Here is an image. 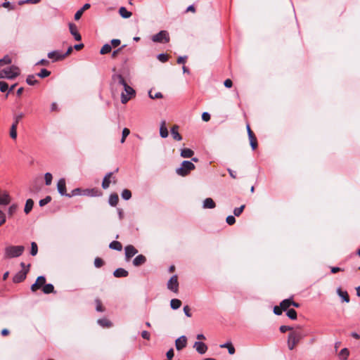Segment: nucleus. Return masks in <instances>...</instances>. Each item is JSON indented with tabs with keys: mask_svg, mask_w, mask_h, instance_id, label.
<instances>
[{
	"mask_svg": "<svg viewBox=\"0 0 360 360\" xmlns=\"http://www.w3.org/2000/svg\"><path fill=\"white\" fill-rule=\"evenodd\" d=\"M91 7V5L89 4H85L82 8H81L79 10H78L76 13L75 14V20H78L81 18L83 13L89 9Z\"/></svg>",
	"mask_w": 360,
	"mask_h": 360,
	"instance_id": "412c9836",
	"label": "nucleus"
},
{
	"mask_svg": "<svg viewBox=\"0 0 360 360\" xmlns=\"http://www.w3.org/2000/svg\"><path fill=\"white\" fill-rule=\"evenodd\" d=\"M160 134L161 137L166 138L168 136V130L166 127V122L162 121L161 122L160 129Z\"/></svg>",
	"mask_w": 360,
	"mask_h": 360,
	"instance_id": "a878e982",
	"label": "nucleus"
},
{
	"mask_svg": "<svg viewBox=\"0 0 360 360\" xmlns=\"http://www.w3.org/2000/svg\"><path fill=\"white\" fill-rule=\"evenodd\" d=\"M280 331L283 333H285L286 331H288L290 330V332H292L293 330V328L290 327V326H281L279 328Z\"/></svg>",
	"mask_w": 360,
	"mask_h": 360,
	"instance_id": "13d9d810",
	"label": "nucleus"
},
{
	"mask_svg": "<svg viewBox=\"0 0 360 360\" xmlns=\"http://www.w3.org/2000/svg\"><path fill=\"white\" fill-rule=\"evenodd\" d=\"M195 169L194 164L190 161L184 160L182 162L181 167L176 169V172L178 175L186 176Z\"/></svg>",
	"mask_w": 360,
	"mask_h": 360,
	"instance_id": "20e7f679",
	"label": "nucleus"
},
{
	"mask_svg": "<svg viewBox=\"0 0 360 360\" xmlns=\"http://www.w3.org/2000/svg\"><path fill=\"white\" fill-rule=\"evenodd\" d=\"M112 46H102L100 53L103 55L111 52Z\"/></svg>",
	"mask_w": 360,
	"mask_h": 360,
	"instance_id": "5fc2aeb1",
	"label": "nucleus"
},
{
	"mask_svg": "<svg viewBox=\"0 0 360 360\" xmlns=\"http://www.w3.org/2000/svg\"><path fill=\"white\" fill-rule=\"evenodd\" d=\"M51 200V197L48 195L45 198L39 200V206L43 207V206L46 205V204H48L49 202H50Z\"/></svg>",
	"mask_w": 360,
	"mask_h": 360,
	"instance_id": "603ef678",
	"label": "nucleus"
},
{
	"mask_svg": "<svg viewBox=\"0 0 360 360\" xmlns=\"http://www.w3.org/2000/svg\"><path fill=\"white\" fill-rule=\"evenodd\" d=\"M95 302L96 304V311L103 312L105 311V307L103 306L101 301L99 299H96Z\"/></svg>",
	"mask_w": 360,
	"mask_h": 360,
	"instance_id": "c03bdc74",
	"label": "nucleus"
},
{
	"mask_svg": "<svg viewBox=\"0 0 360 360\" xmlns=\"http://www.w3.org/2000/svg\"><path fill=\"white\" fill-rule=\"evenodd\" d=\"M8 89V85L6 82L0 81V90L1 92H5Z\"/></svg>",
	"mask_w": 360,
	"mask_h": 360,
	"instance_id": "6e6d98bb",
	"label": "nucleus"
},
{
	"mask_svg": "<svg viewBox=\"0 0 360 360\" xmlns=\"http://www.w3.org/2000/svg\"><path fill=\"white\" fill-rule=\"evenodd\" d=\"M17 209H18V205L15 204H13L11 206H10V207L8 208V215L10 217H12L17 211Z\"/></svg>",
	"mask_w": 360,
	"mask_h": 360,
	"instance_id": "864d4df0",
	"label": "nucleus"
},
{
	"mask_svg": "<svg viewBox=\"0 0 360 360\" xmlns=\"http://www.w3.org/2000/svg\"><path fill=\"white\" fill-rule=\"evenodd\" d=\"M109 248L110 249L121 251L122 249V245L121 243H120L119 241L114 240L110 243Z\"/></svg>",
	"mask_w": 360,
	"mask_h": 360,
	"instance_id": "72a5a7b5",
	"label": "nucleus"
},
{
	"mask_svg": "<svg viewBox=\"0 0 360 360\" xmlns=\"http://www.w3.org/2000/svg\"><path fill=\"white\" fill-rule=\"evenodd\" d=\"M248 138H249L250 143V146H251V148H252V150L257 149L258 144H257V137H256L255 134L254 133L252 134H250V135H248Z\"/></svg>",
	"mask_w": 360,
	"mask_h": 360,
	"instance_id": "393cba45",
	"label": "nucleus"
},
{
	"mask_svg": "<svg viewBox=\"0 0 360 360\" xmlns=\"http://www.w3.org/2000/svg\"><path fill=\"white\" fill-rule=\"evenodd\" d=\"M179 283L177 275L172 276L167 284L168 290L174 292V293H177L179 292Z\"/></svg>",
	"mask_w": 360,
	"mask_h": 360,
	"instance_id": "9d476101",
	"label": "nucleus"
},
{
	"mask_svg": "<svg viewBox=\"0 0 360 360\" xmlns=\"http://www.w3.org/2000/svg\"><path fill=\"white\" fill-rule=\"evenodd\" d=\"M42 291L45 294H49L54 292V286L52 284H46L42 288Z\"/></svg>",
	"mask_w": 360,
	"mask_h": 360,
	"instance_id": "c9c22d12",
	"label": "nucleus"
},
{
	"mask_svg": "<svg viewBox=\"0 0 360 360\" xmlns=\"http://www.w3.org/2000/svg\"><path fill=\"white\" fill-rule=\"evenodd\" d=\"M141 337L143 338V339H146V340H150V334L149 332L146 331V330H143L142 331L141 333Z\"/></svg>",
	"mask_w": 360,
	"mask_h": 360,
	"instance_id": "69168bd1",
	"label": "nucleus"
},
{
	"mask_svg": "<svg viewBox=\"0 0 360 360\" xmlns=\"http://www.w3.org/2000/svg\"><path fill=\"white\" fill-rule=\"evenodd\" d=\"M194 152L190 148H184L181 150V156L184 158H191Z\"/></svg>",
	"mask_w": 360,
	"mask_h": 360,
	"instance_id": "bb28decb",
	"label": "nucleus"
},
{
	"mask_svg": "<svg viewBox=\"0 0 360 360\" xmlns=\"http://www.w3.org/2000/svg\"><path fill=\"white\" fill-rule=\"evenodd\" d=\"M148 95H149V97L152 99H155V98H162L163 97L162 93L160 92H157V93H155L153 94V90L150 89L148 92Z\"/></svg>",
	"mask_w": 360,
	"mask_h": 360,
	"instance_id": "79ce46f5",
	"label": "nucleus"
},
{
	"mask_svg": "<svg viewBox=\"0 0 360 360\" xmlns=\"http://www.w3.org/2000/svg\"><path fill=\"white\" fill-rule=\"evenodd\" d=\"M221 348H227L229 353L230 354H233L236 352L234 347L233 346L231 342H227L224 345H220Z\"/></svg>",
	"mask_w": 360,
	"mask_h": 360,
	"instance_id": "f704fd0d",
	"label": "nucleus"
},
{
	"mask_svg": "<svg viewBox=\"0 0 360 360\" xmlns=\"http://www.w3.org/2000/svg\"><path fill=\"white\" fill-rule=\"evenodd\" d=\"M25 250L23 245H9L4 249V258L11 259L20 257Z\"/></svg>",
	"mask_w": 360,
	"mask_h": 360,
	"instance_id": "f257e3e1",
	"label": "nucleus"
},
{
	"mask_svg": "<svg viewBox=\"0 0 360 360\" xmlns=\"http://www.w3.org/2000/svg\"><path fill=\"white\" fill-rule=\"evenodd\" d=\"M127 84L121 75L114 74L112 76L111 89L113 93H118Z\"/></svg>",
	"mask_w": 360,
	"mask_h": 360,
	"instance_id": "7ed1b4c3",
	"label": "nucleus"
},
{
	"mask_svg": "<svg viewBox=\"0 0 360 360\" xmlns=\"http://www.w3.org/2000/svg\"><path fill=\"white\" fill-rule=\"evenodd\" d=\"M193 347L199 354H205L207 350V345L202 342H195L194 343Z\"/></svg>",
	"mask_w": 360,
	"mask_h": 360,
	"instance_id": "f3484780",
	"label": "nucleus"
},
{
	"mask_svg": "<svg viewBox=\"0 0 360 360\" xmlns=\"http://www.w3.org/2000/svg\"><path fill=\"white\" fill-rule=\"evenodd\" d=\"M125 250V259L129 261L132 257H134L138 250L132 245H128L124 248Z\"/></svg>",
	"mask_w": 360,
	"mask_h": 360,
	"instance_id": "4468645a",
	"label": "nucleus"
},
{
	"mask_svg": "<svg viewBox=\"0 0 360 360\" xmlns=\"http://www.w3.org/2000/svg\"><path fill=\"white\" fill-rule=\"evenodd\" d=\"M290 306V298L283 300L278 306L274 307V312L276 315H281L283 311H287Z\"/></svg>",
	"mask_w": 360,
	"mask_h": 360,
	"instance_id": "1a4fd4ad",
	"label": "nucleus"
},
{
	"mask_svg": "<svg viewBox=\"0 0 360 360\" xmlns=\"http://www.w3.org/2000/svg\"><path fill=\"white\" fill-rule=\"evenodd\" d=\"M51 75V72L47 70L46 69H41L40 72L37 74V75L41 78H44L49 77Z\"/></svg>",
	"mask_w": 360,
	"mask_h": 360,
	"instance_id": "09e8293b",
	"label": "nucleus"
},
{
	"mask_svg": "<svg viewBox=\"0 0 360 360\" xmlns=\"http://www.w3.org/2000/svg\"><path fill=\"white\" fill-rule=\"evenodd\" d=\"M20 73V69L18 67L12 65L8 68L4 69L0 72V78H7L9 79H13L18 77Z\"/></svg>",
	"mask_w": 360,
	"mask_h": 360,
	"instance_id": "39448f33",
	"label": "nucleus"
},
{
	"mask_svg": "<svg viewBox=\"0 0 360 360\" xmlns=\"http://www.w3.org/2000/svg\"><path fill=\"white\" fill-rule=\"evenodd\" d=\"M82 195H91V196H96L99 195L98 191L96 188L92 189H85L82 191Z\"/></svg>",
	"mask_w": 360,
	"mask_h": 360,
	"instance_id": "7c9ffc66",
	"label": "nucleus"
},
{
	"mask_svg": "<svg viewBox=\"0 0 360 360\" xmlns=\"http://www.w3.org/2000/svg\"><path fill=\"white\" fill-rule=\"evenodd\" d=\"M30 266V265L29 264L27 266V269H22L21 271L18 272L13 276V281L14 283H20V282L23 281L26 278L27 274V273L29 271Z\"/></svg>",
	"mask_w": 360,
	"mask_h": 360,
	"instance_id": "9b49d317",
	"label": "nucleus"
},
{
	"mask_svg": "<svg viewBox=\"0 0 360 360\" xmlns=\"http://www.w3.org/2000/svg\"><path fill=\"white\" fill-rule=\"evenodd\" d=\"M131 197V192L128 189H124L122 193V198L124 200H129Z\"/></svg>",
	"mask_w": 360,
	"mask_h": 360,
	"instance_id": "a18cd8bd",
	"label": "nucleus"
},
{
	"mask_svg": "<svg viewBox=\"0 0 360 360\" xmlns=\"http://www.w3.org/2000/svg\"><path fill=\"white\" fill-rule=\"evenodd\" d=\"M49 64V60L42 59L37 62L35 65H43V66H47Z\"/></svg>",
	"mask_w": 360,
	"mask_h": 360,
	"instance_id": "0e129e2a",
	"label": "nucleus"
},
{
	"mask_svg": "<svg viewBox=\"0 0 360 360\" xmlns=\"http://www.w3.org/2000/svg\"><path fill=\"white\" fill-rule=\"evenodd\" d=\"M202 119L205 122H208L210 120V115L207 112H203L202 115Z\"/></svg>",
	"mask_w": 360,
	"mask_h": 360,
	"instance_id": "774afa93",
	"label": "nucleus"
},
{
	"mask_svg": "<svg viewBox=\"0 0 360 360\" xmlns=\"http://www.w3.org/2000/svg\"><path fill=\"white\" fill-rule=\"evenodd\" d=\"M245 207V205H243L239 207L235 208L233 210L234 215L236 217H239L241 214V213L243 212Z\"/></svg>",
	"mask_w": 360,
	"mask_h": 360,
	"instance_id": "49530a36",
	"label": "nucleus"
},
{
	"mask_svg": "<svg viewBox=\"0 0 360 360\" xmlns=\"http://www.w3.org/2000/svg\"><path fill=\"white\" fill-rule=\"evenodd\" d=\"M121 91V101L123 104L127 103L135 95V91L127 84H124Z\"/></svg>",
	"mask_w": 360,
	"mask_h": 360,
	"instance_id": "0eeeda50",
	"label": "nucleus"
},
{
	"mask_svg": "<svg viewBox=\"0 0 360 360\" xmlns=\"http://www.w3.org/2000/svg\"><path fill=\"white\" fill-rule=\"evenodd\" d=\"M98 323L103 328H110L112 326V322L105 318L98 319Z\"/></svg>",
	"mask_w": 360,
	"mask_h": 360,
	"instance_id": "c85d7f7f",
	"label": "nucleus"
},
{
	"mask_svg": "<svg viewBox=\"0 0 360 360\" xmlns=\"http://www.w3.org/2000/svg\"><path fill=\"white\" fill-rule=\"evenodd\" d=\"M169 56L167 54L161 53L158 56V58L160 61L165 63L167 61Z\"/></svg>",
	"mask_w": 360,
	"mask_h": 360,
	"instance_id": "4d7b16f0",
	"label": "nucleus"
},
{
	"mask_svg": "<svg viewBox=\"0 0 360 360\" xmlns=\"http://www.w3.org/2000/svg\"><path fill=\"white\" fill-rule=\"evenodd\" d=\"M12 63V59L10 56L6 55L3 58L0 59V66L11 64Z\"/></svg>",
	"mask_w": 360,
	"mask_h": 360,
	"instance_id": "4c0bfd02",
	"label": "nucleus"
},
{
	"mask_svg": "<svg viewBox=\"0 0 360 360\" xmlns=\"http://www.w3.org/2000/svg\"><path fill=\"white\" fill-rule=\"evenodd\" d=\"M45 283L46 278L44 276H40L37 277L35 283L31 285V290L32 292H36L37 290L43 288Z\"/></svg>",
	"mask_w": 360,
	"mask_h": 360,
	"instance_id": "f8f14e48",
	"label": "nucleus"
},
{
	"mask_svg": "<svg viewBox=\"0 0 360 360\" xmlns=\"http://www.w3.org/2000/svg\"><path fill=\"white\" fill-rule=\"evenodd\" d=\"M152 40L155 43L167 44L169 42V35L167 31L162 30L152 37Z\"/></svg>",
	"mask_w": 360,
	"mask_h": 360,
	"instance_id": "6e6552de",
	"label": "nucleus"
},
{
	"mask_svg": "<svg viewBox=\"0 0 360 360\" xmlns=\"http://www.w3.org/2000/svg\"><path fill=\"white\" fill-rule=\"evenodd\" d=\"M113 275L116 278L127 277L129 275V273L124 269L118 268L113 272Z\"/></svg>",
	"mask_w": 360,
	"mask_h": 360,
	"instance_id": "4be33fe9",
	"label": "nucleus"
},
{
	"mask_svg": "<svg viewBox=\"0 0 360 360\" xmlns=\"http://www.w3.org/2000/svg\"><path fill=\"white\" fill-rule=\"evenodd\" d=\"M184 311L186 316L191 317L192 314L191 313V308L189 307V306H188V305L184 306Z\"/></svg>",
	"mask_w": 360,
	"mask_h": 360,
	"instance_id": "e2e57ef3",
	"label": "nucleus"
},
{
	"mask_svg": "<svg viewBox=\"0 0 360 360\" xmlns=\"http://www.w3.org/2000/svg\"><path fill=\"white\" fill-rule=\"evenodd\" d=\"M24 117L23 113H20L19 115H16L14 118V122L13 124H15L16 126H18L20 120Z\"/></svg>",
	"mask_w": 360,
	"mask_h": 360,
	"instance_id": "680f3d73",
	"label": "nucleus"
},
{
	"mask_svg": "<svg viewBox=\"0 0 360 360\" xmlns=\"http://www.w3.org/2000/svg\"><path fill=\"white\" fill-rule=\"evenodd\" d=\"M11 199L8 193L4 192L0 193V205H8Z\"/></svg>",
	"mask_w": 360,
	"mask_h": 360,
	"instance_id": "a211bd4d",
	"label": "nucleus"
},
{
	"mask_svg": "<svg viewBox=\"0 0 360 360\" xmlns=\"http://www.w3.org/2000/svg\"><path fill=\"white\" fill-rule=\"evenodd\" d=\"M286 315L292 320L297 319V311L293 309H290L287 311Z\"/></svg>",
	"mask_w": 360,
	"mask_h": 360,
	"instance_id": "58836bf2",
	"label": "nucleus"
},
{
	"mask_svg": "<svg viewBox=\"0 0 360 360\" xmlns=\"http://www.w3.org/2000/svg\"><path fill=\"white\" fill-rule=\"evenodd\" d=\"M187 345V338L186 336L182 335L175 341V346L177 350H181L186 347Z\"/></svg>",
	"mask_w": 360,
	"mask_h": 360,
	"instance_id": "2eb2a0df",
	"label": "nucleus"
},
{
	"mask_svg": "<svg viewBox=\"0 0 360 360\" xmlns=\"http://www.w3.org/2000/svg\"><path fill=\"white\" fill-rule=\"evenodd\" d=\"M6 222V216L5 214L0 210V226L4 224Z\"/></svg>",
	"mask_w": 360,
	"mask_h": 360,
	"instance_id": "338daca9",
	"label": "nucleus"
},
{
	"mask_svg": "<svg viewBox=\"0 0 360 360\" xmlns=\"http://www.w3.org/2000/svg\"><path fill=\"white\" fill-rule=\"evenodd\" d=\"M73 51L72 46H68L65 53H63L60 51H54L48 53V57L54 60H61L65 58L70 56Z\"/></svg>",
	"mask_w": 360,
	"mask_h": 360,
	"instance_id": "423d86ee",
	"label": "nucleus"
},
{
	"mask_svg": "<svg viewBox=\"0 0 360 360\" xmlns=\"http://www.w3.org/2000/svg\"><path fill=\"white\" fill-rule=\"evenodd\" d=\"M349 355V352L348 350V349L347 348H344L342 349H341V351L340 352V354H339V356L340 357H342L344 360H346L348 356Z\"/></svg>",
	"mask_w": 360,
	"mask_h": 360,
	"instance_id": "37998d69",
	"label": "nucleus"
},
{
	"mask_svg": "<svg viewBox=\"0 0 360 360\" xmlns=\"http://www.w3.org/2000/svg\"><path fill=\"white\" fill-rule=\"evenodd\" d=\"M38 252V247H37V245L35 242H32L31 243V251H30V254L32 255V256H35Z\"/></svg>",
	"mask_w": 360,
	"mask_h": 360,
	"instance_id": "de8ad7c7",
	"label": "nucleus"
},
{
	"mask_svg": "<svg viewBox=\"0 0 360 360\" xmlns=\"http://www.w3.org/2000/svg\"><path fill=\"white\" fill-rule=\"evenodd\" d=\"M104 264H105L104 261L100 257H96L94 259V265L96 268H101V266H103L104 265Z\"/></svg>",
	"mask_w": 360,
	"mask_h": 360,
	"instance_id": "8fccbe9b",
	"label": "nucleus"
},
{
	"mask_svg": "<svg viewBox=\"0 0 360 360\" xmlns=\"http://www.w3.org/2000/svg\"><path fill=\"white\" fill-rule=\"evenodd\" d=\"M112 172H110L105 176L102 182V188L103 189H107L110 186V179L112 178Z\"/></svg>",
	"mask_w": 360,
	"mask_h": 360,
	"instance_id": "b1692460",
	"label": "nucleus"
},
{
	"mask_svg": "<svg viewBox=\"0 0 360 360\" xmlns=\"http://www.w3.org/2000/svg\"><path fill=\"white\" fill-rule=\"evenodd\" d=\"M119 13L123 18H129L132 15V13L128 11L124 6L120 8Z\"/></svg>",
	"mask_w": 360,
	"mask_h": 360,
	"instance_id": "cd10ccee",
	"label": "nucleus"
},
{
	"mask_svg": "<svg viewBox=\"0 0 360 360\" xmlns=\"http://www.w3.org/2000/svg\"><path fill=\"white\" fill-rule=\"evenodd\" d=\"M26 82L29 85H34L38 82V81L35 79V76L34 75H28Z\"/></svg>",
	"mask_w": 360,
	"mask_h": 360,
	"instance_id": "a19ab883",
	"label": "nucleus"
},
{
	"mask_svg": "<svg viewBox=\"0 0 360 360\" xmlns=\"http://www.w3.org/2000/svg\"><path fill=\"white\" fill-rule=\"evenodd\" d=\"M226 221L229 225H233L236 222V219L233 216L230 215L226 217Z\"/></svg>",
	"mask_w": 360,
	"mask_h": 360,
	"instance_id": "bf43d9fd",
	"label": "nucleus"
},
{
	"mask_svg": "<svg viewBox=\"0 0 360 360\" xmlns=\"http://www.w3.org/2000/svg\"><path fill=\"white\" fill-rule=\"evenodd\" d=\"M2 6L4 8H6L8 10H14L15 8V6L14 5H12L9 1H6L3 3Z\"/></svg>",
	"mask_w": 360,
	"mask_h": 360,
	"instance_id": "052dcab7",
	"label": "nucleus"
},
{
	"mask_svg": "<svg viewBox=\"0 0 360 360\" xmlns=\"http://www.w3.org/2000/svg\"><path fill=\"white\" fill-rule=\"evenodd\" d=\"M57 188L59 193L61 195H66L68 197H72V195L67 193L66 192V184L65 179H60L57 184Z\"/></svg>",
	"mask_w": 360,
	"mask_h": 360,
	"instance_id": "ddd939ff",
	"label": "nucleus"
},
{
	"mask_svg": "<svg viewBox=\"0 0 360 360\" xmlns=\"http://www.w3.org/2000/svg\"><path fill=\"white\" fill-rule=\"evenodd\" d=\"M70 32L74 36L76 41H81L82 37L78 32L77 27L74 23L69 24Z\"/></svg>",
	"mask_w": 360,
	"mask_h": 360,
	"instance_id": "dca6fc26",
	"label": "nucleus"
},
{
	"mask_svg": "<svg viewBox=\"0 0 360 360\" xmlns=\"http://www.w3.org/2000/svg\"><path fill=\"white\" fill-rule=\"evenodd\" d=\"M215 207L216 204L211 198H207L203 201V207L205 209H213Z\"/></svg>",
	"mask_w": 360,
	"mask_h": 360,
	"instance_id": "5701e85b",
	"label": "nucleus"
},
{
	"mask_svg": "<svg viewBox=\"0 0 360 360\" xmlns=\"http://www.w3.org/2000/svg\"><path fill=\"white\" fill-rule=\"evenodd\" d=\"M33 205L34 201L32 199L27 200L24 209V212H25V214H29L31 212Z\"/></svg>",
	"mask_w": 360,
	"mask_h": 360,
	"instance_id": "473e14b6",
	"label": "nucleus"
},
{
	"mask_svg": "<svg viewBox=\"0 0 360 360\" xmlns=\"http://www.w3.org/2000/svg\"><path fill=\"white\" fill-rule=\"evenodd\" d=\"M179 126L174 125L171 129V134L174 140L181 141L182 139L181 135L179 133Z\"/></svg>",
	"mask_w": 360,
	"mask_h": 360,
	"instance_id": "aec40b11",
	"label": "nucleus"
},
{
	"mask_svg": "<svg viewBox=\"0 0 360 360\" xmlns=\"http://www.w3.org/2000/svg\"><path fill=\"white\" fill-rule=\"evenodd\" d=\"M17 127L15 124H13L11 125L10 129V136L13 139H15L17 138Z\"/></svg>",
	"mask_w": 360,
	"mask_h": 360,
	"instance_id": "ea45409f",
	"label": "nucleus"
},
{
	"mask_svg": "<svg viewBox=\"0 0 360 360\" xmlns=\"http://www.w3.org/2000/svg\"><path fill=\"white\" fill-rule=\"evenodd\" d=\"M181 304V301L179 299H172L170 302V306L173 309H179Z\"/></svg>",
	"mask_w": 360,
	"mask_h": 360,
	"instance_id": "e433bc0d",
	"label": "nucleus"
},
{
	"mask_svg": "<svg viewBox=\"0 0 360 360\" xmlns=\"http://www.w3.org/2000/svg\"><path fill=\"white\" fill-rule=\"evenodd\" d=\"M337 292L338 295L342 298L343 301L346 302H349V296L347 291H342L340 288H338Z\"/></svg>",
	"mask_w": 360,
	"mask_h": 360,
	"instance_id": "2f4dec72",
	"label": "nucleus"
},
{
	"mask_svg": "<svg viewBox=\"0 0 360 360\" xmlns=\"http://www.w3.org/2000/svg\"><path fill=\"white\" fill-rule=\"evenodd\" d=\"M304 335L299 330H292L288 337L287 345L290 350H292L299 344Z\"/></svg>",
	"mask_w": 360,
	"mask_h": 360,
	"instance_id": "f03ea898",
	"label": "nucleus"
},
{
	"mask_svg": "<svg viewBox=\"0 0 360 360\" xmlns=\"http://www.w3.org/2000/svg\"><path fill=\"white\" fill-rule=\"evenodd\" d=\"M119 202V197L117 193H112L110 195L109 203L111 206H116Z\"/></svg>",
	"mask_w": 360,
	"mask_h": 360,
	"instance_id": "c756f323",
	"label": "nucleus"
},
{
	"mask_svg": "<svg viewBox=\"0 0 360 360\" xmlns=\"http://www.w3.org/2000/svg\"><path fill=\"white\" fill-rule=\"evenodd\" d=\"M146 262V257L143 255H139L136 256L134 259L133 260V264L135 266H140L145 264Z\"/></svg>",
	"mask_w": 360,
	"mask_h": 360,
	"instance_id": "6ab92c4d",
	"label": "nucleus"
},
{
	"mask_svg": "<svg viewBox=\"0 0 360 360\" xmlns=\"http://www.w3.org/2000/svg\"><path fill=\"white\" fill-rule=\"evenodd\" d=\"M52 179H53V176H52V174L49 172H47L44 175V179H45V183L47 186H49L51 185V182H52Z\"/></svg>",
	"mask_w": 360,
	"mask_h": 360,
	"instance_id": "3c124183",
	"label": "nucleus"
}]
</instances>
